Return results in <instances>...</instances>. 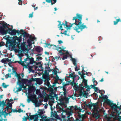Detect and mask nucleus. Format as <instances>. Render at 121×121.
<instances>
[{
  "label": "nucleus",
  "instance_id": "obj_64",
  "mask_svg": "<svg viewBox=\"0 0 121 121\" xmlns=\"http://www.w3.org/2000/svg\"><path fill=\"white\" fill-rule=\"evenodd\" d=\"M55 80H59V79H60V78H59L58 76L57 75H56V76L55 78Z\"/></svg>",
  "mask_w": 121,
  "mask_h": 121
},
{
  "label": "nucleus",
  "instance_id": "obj_61",
  "mask_svg": "<svg viewBox=\"0 0 121 121\" xmlns=\"http://www.w3.org/2000/svg\"><path fill=\"white\" fill-rule=\"evenodd\" d=\"M57 71L56 70H54L53 71V73L54 75H57Z\"/></svg>",
  "mask_w": 121,
  "mask_h": 121
},
{
  "label": "nucleus",
  "instance_id": "obj_20",
  "mask_svg": "<svg viewBox=\"0 0 121 121\" xmlns=\"http://www.w3.org/2000/svg\"><path fill=\"white\" fill-rule=\"evenodd\" d=\"M18 63L22 65V66H24V61H22V58L20 57V61H17Z\"/></svg>",
  "mask_w": 121,
  "mask_h": 121
},
{
  "label": "nucleus",
  "instance_id": "obj_53",
  "mask_svg": "<svg viewBox=\"0 0 121 121\" xmlns=\"http://www.w3.org/2000/svg\"><path fill=\"white\" fill-rule=\"evenodd\" d=\"M18 84L19 85V86H21V85H23V86H24L23 84H21L22 83V82L20 80H18Z\"/></svg>",
  "mask_w": 121,
  "mask_h": 121
},
{
  "label": "nucleus",
  "instance_id": "obj_18",
  "mask_svg": "<svg viewBox=\"0 0 121 121\" xmlns=\"http://www.w3.org/2000/svg\"><path fill=\"white\" fill-rule=\"evenodd\" d=\"M79 118H78L80 120H82V121H84V116L83 115H81L80 114H79L78 115Z\"/></svg>",
  "mask_w": 121,
  "mask_h": 121
},
{
  "label": "nucleus",
  "instance_id": "obj_23",
  "mask_svg": "<svg viewBox=\"0 0 121 121\" xmlns=\"http://www.w3.org/2000/svg\"><path fill=\"white\" fill-rule=\"evenodd\" d=\"M24 86H23V85L19 86V87L17 89V90L16 91L17 92H18L21 91L22 88L24 87Z\"/></svg>",
  "mask_w": 121,
  "mask_h": 121
},
{
  "label": "nucleus",
  "instance_id": "obj_5",
  "mask_svg": "<svg viewBox=\"0 0 121 121\" xmlns=\"http://www.w3.org/2000/svg\"><path fill=\"white\" fill-rule=\"evenodd\" d=\"M56 85V83L54 82L53 83L52 86L51 85V88H50V93L49 94L50 96L52 97V96L53 95H55V92L57 91V88H59L60 86H58L57 87H56L54 88V87Z\"/></svg>",
  "mask_w": 121,
  "mask_h": 121
},
{
  "label": "nucleus",
  "instance_id": "obj_58",
  "mask_svg": "<svg viewBox=\"0 0 121 121\" xmlns=\"http://www.w3.org/2000/svg\"><path fill=\"white\" fill-rule=\"evenodd\" d=\"M62 50H59V52L60 54L61 55H64L65 53H63L62 52Z\"/></svg>",
  "mask_w": 121,
  "mask_h": 121
},
{
  "label": "nucleus",
  "instance_id": "obj_14",
  "mask_svg": "<svg viewBox=\"0 0 121 121\" xmlns=\"http://www.w3.org/2000/svg\"><path fill=\"white\" fill-rule=\"evenodd\" d=\"M39 111L37 112L38 113V114L37 113H36L37 116V118H38V116H39V117L40 116H41V115L43 114L45 112L44 111H43L42 110H39Z\"/></svg>",
  "mask_w": 121,
  "mask_h": 121
},
{
  "label": "nucleus",
  "instance_id": "obj_30",
  "mask_svg": "<svg viewBox=\"0 0 121 121\" xmlns=\"http://www.w3.org/2000/svg\"><path fill=\"white\" fill-rule=\"evenodd\" d=\"M74 109L75 110H79L80 112L81 111L82 109H81L80 107H78V106L75 105L74 106Z\"/></svg>",
  "mask_w": 121,
  "mask_h": 121
},
{
  "label": "nucleus",
  "instance_id": "obj_39",
  "mask_svg": "<svg viewBox=\"0 0 121 121\" xmlns=\"http://www.w3.org/2000/svg\"><path fill=\"white\" fill-rule=\"evenodd\" d=\"M95 79V78H94L93 79L94 81L93 82L94 83L93 84V86H96L98 84L97 81H96L94 80Z\"/></svg>",
  "mask_w": 121,
  "mask_h": 121
},
{
  "label": "nucleus",
  "instance_id": "obj_9",
  "mask_svg": "<svg viewBox=\"0 0 121 121\" xmlns=\"http://www.w3.org/2000/svg\"><path fill=\"white\" fill-rule=\"evenodd\" d=\"M107 102L108 103V104L113 109H114L116 110L117 108H118L119 106H117L115 104L112 103L111 102V101H109Z\"/></svg>",
  "mask_w": 121,
  "mask_h": 121
},
{
  "label": "nucleus",
  "instance_id": "obj_21",
  "mask_svg": "<svg viewBox=\"0 0 121 121\" xmlns=\"http://www.w3.org/2000/svg\"><path fill=\"white\" fill-rule=\"evenodd\" d=\"M22 34L23 35L24 37H26L27 38H28L30 35L29 34L27 33L26 32H23L22 33Z\"/></svg>",
  "mask_w": 121,
  "mask_h": 121
},
{
  "label": "nucleus",
  "instance_id": "obj_4",
  "mask_svg": "<svg viewBox=\"0 0 121 121\" xmlns=\"http://www.w3.org/2000/svg\"><path fill=\"white\" fill-rule=\"evenodd\" d=\"M73 113V110H72L71 111L67 112V113L68 116L67 117L62 114L61 117L64 121H82V120H80L78 118H77L75 120H74L73 117H70V116H71Z\"/></svg>",
  "mask_w": 121,
  "mask_h": 121
},
{
  "label": "nucleus",
  "instance_id": "obj_56",
  "mask_svg": "<svg viewBox=\"0 0 121 121\" xmlns=\"http://www.w3.org/2000/svg\"><path fill=\"white\" fill-rule=\"evenodd\" d=\"M73 73H72L71 74H70L69 75V76H68V77L69 78H73Z\"/></svg>",
  "mask_w": 121,
  "mask_h": 121
},
{
  "label": "nucleus",
  "instance_id": "obj_22",
  "mask_svg": "<svg viewBox=\"0 0 121 121\" xmlns=\"http://www.w3.org/2000/svg\"><path fill=\"white\" fill-rule=\"evenodd\" d=\"M37 83L38 84H41L42 83V81L40 78H37L36 81Z\"/></svg>",
  "mask_w": 121,
  "mask_h": 121
},
{
  "label": "nucleus",
  "instance_id": "obj_10",
  "mask_svg": "<svg viewBox=\"0 0 121 121\" xmlns=\"http://www.w3.org/2000/svg\"><path fill=\"white\" fill-rule=\"evenodd\" d=\"M28 38L29 39L27 40V42L28 43L29 46L31 45L32 44L31 43V42L33 41L35 38L34 37H32L31 35H29Z\"/></svg>",
  "mask_w": 121,
  "mask_h": 121
},
{
  "label": "nucleus",
  "instance_id": "obj_3",
  "mask_svg": "<svg viewBox=\"0 0 121 121\" xmlns=\"http://www.w3.org/2000/svg\"><path fill=\"white\" fill-rule=\"evenodd\" d=\"M6 102H4V100L2 101V102H0V106L2 105L3 109L2 111L0 110V117H1V116L6 113V111L8 112L9 109H11L12 108V104L11 103H8L7 104H6Z\"/></svg>",
  "mask_w": 121,
  "mask_h": 121
},
{
  "label": "nucleus",
  "instance_id": "obj_29",
  "mask_svg": "<svg viewBox=\"0 0 121 121\" xmlns=\"http://www.w3.org/2000/svg\"><path fill=\"white\" fill-rule=\"evenodd\" d=\"M35 64L36 65L35 66H38L39 67H40L42 66V65L41 64L40 62H38V63L36 62Z\"/></svg>",
  "mask_w": 121,
  "mask_h": 121
},
{
  "label": "nucleus",
  "instance_id": "obj_2",
  "mask_svg": "<svg viewBox=\"0 0 121 121\" xmlns=\"http://www.w3.org/2000/svg\"><path fill=\"white\" fill-rule=\"evenodd\" d=\"M0 24L2 26H0V33L2 35H6L9 33L11 35H16V30H12L11 28H8L7 24L4 21L0 23Z\"/></svg>",
  "mask_w": 121,
  "mask_h": 121
},
{
  "label": "nucleus",
  "instance_id": "obj_40",
  "mask_svg": "<svg viewBox=\"0 0 121 121\" xmlns=\"http://www.w3.org/2000/svg\"><path fill=\"white\" fill-rule=\"evenodd\" d=\"M79 92H82L84 89V87H79Z\"/></svg>",
  "mask_w": 121,
  "mask_h": 121
},
{
  "label": "nucleus",
  "instance_id": "obj_43",
  "mask_svg": "<svg viewBox=\"0 0 121 121\" xmlns=\"http://www.w3.org/2000/svg\"><path fill=\"white\" fill-rule=\"evenodd\" d=\"M1 62L2 63H4V64H5L6 63V61H5V58H3L1 60ZM4 66H6L5 64L4 65Z\"/></svg>",
  "mask_w": 121,
  "mask_h": 121
},
{
  "label": "nucleus",
  "instance_id": "obj_28",
  "mask_svg": "<svg viewBox=\"0 0 121 121\" xmlns=\"http://www.w3.org/2000/svg\"><path fill=\"white\" fill-rule=\"evenodd\" d=\"M72 61L73 64L74 66H76L77 65V64L76 63V60L74 58H72Z\"/></svg>",
  "mask_w": 121,
  "mask_h": 121
},
{
  "label": "nucleus",
  "instance_id": "obj_8",
  "mask_svg": "<svg viewBox=\"0 0 121 121\" xmlns=\"http://www.w3.org/2000/svg\"><path fill=\"white\" fill-rule=\"evenodd\" d=\"M24 66H23V67L27 69L28 68V67H29V66L30 64L29 57L27 56L24 59Z\"/></svg>",
  "mask_w": 121,
  "mask_h": 121
},
{
  "label": "nucleus",
  "instance_id": "obj_47",
  "mask_svg": "<svg viewBox=\"0 0 121 121\" xmlns=\"http://www.w3.org/2000/svg\"><path fill=\"white\" fill-rule=\"evenodd\" d=\"M36 61H38L39 60H41L43 59L42 58L41 56H38L36 57Z\"/></svg>",
  "mask_w": 121,
  "mask_h": 121
},
{
  "label": "nucleus",
  "instance_id": "obj_15",
  "mask_svg": "<svg viewBox=\"0 0 121 121\" xmlns=\"http://www.w3.org/2000/svg\"><path fill=\"white\" fill-rule=\"evenodd\" d=\"M29 118H30V120H32V119L35 118L36 119V120H34V121H38L37 120L38 118H37V116L36 114L35 115H30L29 117Z\"/></svg>",
  "mask_w": 121,
  "mask_h": 121
},
{
  "label": "nucleus",
  "instance_id": "obj_17",
  "mask_svg": "<svg viewBox=\"0 0 121 121\" xmlns=\"http://www.w3.org/2000/svg\"><path fill=\"white\" fill-rule=\"evenodd\" d=\"M92 116L94 117L96 119H98L100 117L99 115L97 113L94 112L92 114Z\"/></svg>",
  "mask_w": 121,
  "mask_h": 121
},
{
  "label": "nucleus",
  "instance_id": "obj_27",
  "mask_svg": "<svg viewBox=\"0 0 121 121\" xmlns=\"http://www.w3.org/2000/svg\"><path fill=\"white\" fill-rule=\"evenodd\" d=\"M33 87H29L28 89V92L29 94L31 93L33 90Z\"/></svg>",
  "mask_w": 121,
  "mask_h": 121
},
{
  "label": "nucleus",
  "instance_id": "obj_42",
  "mask_svg": "<svg viewBox=\"0 0 121 121\" xmlns=\"http://www.w3.org/2000/svg\"><path fill=\"white\" fill-rule=\"evenodd\" d=\"M11 110V111L10 112V113H11L12 112H17V110L16 109H10Z\"/></svg>",
  "mask_w": 121,
  "mask_h": 121
},
{
  "label": "nucleus",
  "instance_id": "obj_36",
  "mask_svg": "<svg viewBox=\"0 0 121 121\" xmlns=\"http://www.w3.org/2000/svg\"><path fill=\"white\" fill-rule=\"evenodd\" d=\"M11 73L9 74V73H8V74H6L5 76V77L6 79H7L8 78H11Z\"/></svg>",
  "mask_w": 121,
  "mask_h": 121
},
{
  "label": "nucleus",
  "instance_id": "obj_32",
  "mask_svg": "<svg viewBox=\"0 0 121 121\" xmlns=\"http://www.w3.org/2000/svg\"><path fill=\"white\" fill-rule=\"evenodd\" d=\"M33 67L34 68L35 70L37 71H41V70H40L39 69V67H38V66L34 65V66Z\"/></svg>",
  "mask_w": 121,
  "mask_h": 121
},
{
  "label": "nucleus",
  "instance_id": "obj_7",
  "mask_svg": "<svg viewBox=\"0 0 121 121\" xmlns=\"http://www.w3.org/2000/svg\"><path fill=\"white\" fill-rule=\"evenodd\" d=\"M59 23L58 24V27L59 28L60 30H63V29H62V25H63L64 26L65 28H66V27L68 26V22L67 21L65 22V23H64L63 22H62V24H61V22L59 21H57Z\"/></svg>",
  "mask_w": 121,
  "mask_h": 121
},
{
  "label": "nucleus",
  "instance_id": "obj_52",
  "mask_svg": "<svg viewBox=\"0 0 121 121\" xmlns=\"http://www.w3.org/2000/svg\"><path fill=\"white\" fill-rule=\"evenodd\" d=\"M93 95H94L96 97V99H97L98 96V95L96 93H94L93 94Z\"/></svg>",
  "mask_w": 121,
  "mask_h": 121
},
{
  "label": "nucleus",
  "instance_id": "obj_1",
  "mask_svg": "<svg viewBox=\"0 0 121 121\" xmlns=\"http://www.w3.org/2000/svg\"><path fill=\"white\" fill-rule=\"evenodd\" d=\"M82 15L78 13L76 14V16L73 17V20H75V22L74 23L71 24V25H68V26L66 27L67 30H68L70 28L72 27L73 25L75 24L76 26L74 27L73 28L74 30L78 33L82 31L83 30L87 28L86 25H84V23H82Z\"/></svg>",
  "mask_w": 121,
  "mask_h": 121
},
{
  "label": "nucleus",
  "instance_id": "obj_54",
  "mask_svg": "<svg viewBox=\"0 0 121 121\" xmlns=\"http://www.w3.org/2000/svg\"><path fill=\"white\" fill-rule=\"evenodd\" d=\"M83 95L84 97L87 98V93H84L83 92H82Z\"/></svg>",
  "mask_w": 121,
  "mask_h": 121
},
{
  "label": "nucleus",
  "instance_id": "obj_34",
  "mask_svg": "<svg viewBox=\"0 0 121 121\" xmlns=\"http://www.w3.org/2000/svg\"><path fill=\"white\" fill-rule=\"evenodd\" d=\"M79 87L78 85H77L75 86L74 87V88L75 90L76 91H78L79 89Z\"/></svg>",
  "mask_w": 121,
  "mask_h": 121
},
{
  "label": "nucleus",
  "instance_id": "obj_46",
  "mask_svg": "<svg viewBox=\"0 0 121 121\" xmlns=\"http://www.w3.org/2000/svg\"><path fill=\"white\" fill-rule=\"evenodd\" d=\"M57 1L56 0H52L51 5H52L55 3Z\"/></svg>",
  "mask_w": 121,
  "mask_h": 121
},
{
  "label": "nucleus",
  "instance_id": "obj_48",
  "mask_svg": "<svg viewBox=\"0 0 121 121\" xmlns=\"http://www.w3.org/2000/svg\"><path fill=\"white\" fill-rule=\"evenodd\" d=\"M68 57V55L67 54L63 56L62 59L63 60H65V59H67Z\"/></svg>",
  "mask_w": 121,
  "mask_h": 121
},
{
  "label": "nucleus",
  "instance_id": "obj_19",
  "mask_svg": "<svg viewBox=\"0 0 121 121\" xmlns=\"http://www.w3.org/2000/svg\"><path fill=\"white\" fill-rule=\"evenodd\" d=\"M30 60V64H32L33 63L34 64H35L36 63V61H35L34 60L33 58L31 57V58H29Z\"/></svg>",
  "mask_w": 121,
  "mask_h": 121
},
{
  "label": "nucleus",
  "instance_id": "obj_63",
  "mask_svg": "<svg viewBox=\"0 0 121 121\" xmlns=\"http://www.w3.org/2000/svg\"><path fill=\"white\" fill-rule=\"evenodd\" d=\"M86 87V88H87V89H86V90L87 91H89L90 90L91 88H90V87L89 86H87Z\"/></svg>",
  "mask_w": 121,
  "mask_h": 121
},
{
  "label": "nucleus",
  "instance_id": "obj_44",
  "mask_svg": "<svg viewBox=\"0 0 121 121\" xmlns=\"http://www.w3.org/2000/svg\"><path fill=\"white\" fill-rule=\"evenodd\" d=\"M8 86V85H6L5 83L4 82L2 83V86L4 88H6Z\"/></svg>",
  "mask_w": 121,
  "mask_h": 121
},
{
  "label": "nucleus",
  "instance_id": "obj_33",
  "mask_svg": "<svg viewBox=\"0 0 121 121\" xmlns=\"http://www.w3.org/2000/svg\"><path fill=\"white\" fill-rule=\"evenodd\" d=\"M27 81H28V79H23L22 80V82L24 84L27 83Z\"/></svg>",
  "mask_w": 121,
  "mask_h": 121
},
{
  "label": "nucleus",
  "instance_id": "obj_60",
  "mask_svg": "<svg viewBox=\"0 0 121 121\" xmlns=\"http://www.w3.org/2000/svg\"><path fill=\"white\" fill-rule=\"evenodd\" d=\"M33 12H32L30 14H29V17H33Z\"/></svg>",
  "mask_w": 121,
  "mask_h": 121
},
{
  "label": "nucleus",
  "instance_id": "obj_51",
  "mask_svg": "<svg viewBox=\"0 0 121 121\" xmlns=\"http://www.w3.org/2000/svg\"><path fill=\"white\" fill-rule=\"evenodd\" d=\"M5 61H6H6L10 63L11 61V59H9L8 58H5Z\"/></svg>",
  "mask_w": 121,
  "mask_h": 121
},
{
  "label": "nucleus",
  "instance_id": "obj_59",
  "mask_svg": "<svg viewBox=\"0 0 121 121\" xmlns=\"http://www.w3.org/2000/svg\"><path fill=\"white\" fill-rule=\"evenodd\" d=\"M97 105V104H95L92 103V107L93 106L94 108H95L96 107V106Z\"/></svg>",
  "mask_w": 121,
  "mask_h": 121
},
{
  "label": "nucleus",
  "instance_id": "obj_24",
  "mask_svg": "<svg viewBox=\"0 0 121 121\" xmlns=\"http://www.w3.org/2000/svg\"><path fill=\"white\" fill-rule=\"evenodd\" d=\"M119 22H121V19L120 18L116 19V21L113 22L114 25H117Z\"/></svg>",
  "mask_w": 121,
  "mask_h": 121
},
{
  "label": "nucleus",
  "instance_id": "obj_13",
  "mask_svg": "<svg viewBox=\"0 0 121 121\" xmlns=\"http://www.w3.org/2000/svg\"><path fill=\"white\" fill-rule=\"evenodd\" d=\"M45 80H47L46 85L48 87V88H47L48 91H49L50 93V88H51V85L50 84V82L49 81V78H48L47 79H44Z\"/></svg>",
  "mask_w": 121,
  "mask_h": 121
},
{
  "label": "nucleus",
  "instance_id": "obj_31",
  "mask_svg": "<svg viewBox=\"0 0 121 121\" xmlns=\"http://www.w3.org/2000/svg\"><path fill=\"white\" fill-rule=\"evenodd\" d=\"M36 95H31L30 96V98L32 100L33 99H36Z\"/></svg>",
  "mask_w": 121,
  "mask_h": 121
},
{
  "label": "nucleus",
  "instance_id": "obj_26",
  "mask_svg": "<svg viewBox=\"0 0 121 121\" xmlns=\"http://www.w3.org/2000/svg\"><path fill=\"white\" fill-rule=\"evenodd\" d=\"M85 105L89 108H91L92 107V103L91 102L90 103H89L88 104H86Z\"/></svg>",
  "mask_w": 121,
  "mask_h": 121
},
{
  "label": "nucleus",
  "instance_id": "obj_49",
  "mask_svg": "<svg viewBox=\"0 0 121 121\" xmlns=\"http://www.w3.org/2000/svg\"><path fill=\"white\" fill-rule=\"evenodd\" d=\"M104 92V91L103 90H99V92L101 94V96H102L104 94L103 92Z\"/></svg>",
  "mask_w": 121,
  "mask_h": 121
},
{
  "label": "nucleus",
  "instance_id": "obj_37",
  "mask_svg": "<svg viewBox=\"0 0 121 121\" xmlns=\"http://www.w3.org/2000/svg\"><path fill=\"white\" fill-rule=\"evenodd\" d=\"M71 86H73V87L74 86H75L76 85V84L74 82V80L73 79V81L71 83Z\"/></svg>",
  "mask_w": 121,
  "mask_h": 121
},
{
  "label": "nucleus",
  "instance_id": "obj_6",
  "mask_svg": "<svg viewBox=\"0 0 121 121\" xmlns=\"http://www.w3.org/2000/svg\"><path fill=\"white\" fill-rule=\"evenodd\" d=\"M45 70L44 71V73L43 75V79H47L48 78V71L49 72L51 71V69L48 66L47 67L46 66L45 68Z\"/></svg>",
  "mask_w": 121,
  "mask_h": 121
},
{
  "label": "nucleus",
  "instance_id": "obj_25",
  "mask_svg": "<svg viewBox=\"0 0 121 121\" xmlns=\"http://www.w3.org/2000/svg\"><path fill=\"white\" fill-rule=\"evenodd\" d=\"M91 88L94 89L95 92H97V93L98 92L97 91H98L99 90V89L98 87H96L95 86H93V85H91Z\"/></svg>",
  "mask_w": 121,
  "mask_h": 121
},
{
  "label": "nucleus",
  "instance_id": "obj_50",
  "mask_svg": "<svg viewBox=\"0 0 121 121\" xmlns=\"http://www.w3.org/2000/svg\"><path fill=\"white\" fill-rule=\"evenodd\" d=\"M13 72L15 73L16 76L17 78L19 77L20 76L19 74H18L15 71H14Z\"/></svg>",
  "mask_w": 121,
  "mask_h": 121
},
{
  "label": "nucleus",
  "instance_id": "obj_12",
  "mask_svg": "<svg viewBox=\"0 0 121 121\" xmlns=\"http://www.w3.org/2000/svg\"><path fill=\"white\" fill-rule=\"evenodd\" d=\"M19 48L23 52H26V51H27V49L25 46V44L24 43L22 44Z\"/></svg>",
  "mask_w": 121,
  "mask_h": 121
},
{
  "label": "nucleus",
  "instance_id": "obj_16",
  "mask_svg": "<svg viewBox=\"0 0 121 121\" xmlns=\"http://www.w3.org/2000/svg\"><path fill=\"white\" fill-rule=\"evenodd\" d=\"M43 50V48L39 46H38L35 48V51L39 53L40 52Z\"/></svg>",
  "mask_w": 121,
  "mask_h": 121
},
{
  "label": "nucleus",
  "instance_id": "obj_38",
  "mask_svg": "<svg viewBox=\"0 0 121 121\" xmlns=\"http://www.w3.org/2000/svg\"><path fill=\"white\" fill-rule=\"evenodd\" d=\"M15 39L16 40H18L19 42H20L21 41L22 38L21 37H18L16 36L15 37Z\"/></svg>",
  "mask_w": 121,
  "mask_h": 121
},
{
  "label": "nucleus",
  "instance_id": "obj_35",
  "mask_svg": "<svg viewBox=\"0 0 121 121\" xmlns=\"http://www.w3.org/2000/svg\"><path fill=\"white\" fill-rule=\"evenodd\" d=\"M34 103H35V106L39 107V103L38 102V101L35 100L34 101Z\"/></svg>",
  "mask_w": 121,
  "mask_h": 121
},
{
  "label": "nucleus",
  "instance_id": "obj_45",
  "mask_svg": "<svg viewBox=\"0 0 121 121\" xmlns=\"http://www.w3.org/2000/svg\"><path fill=\"white\" fill-rule=\"evenodd\" d=\"M64 105V103L63 102H61L60 103H58L57 105H60L61 106H62L63 105Z\"/></svg>",
  "mask_w": 121,
  "mask_h": 121
},
{
  "label": "nucleus",
  "instance_id": "obj_55",
  "mask_svg": "<svg viewBox=\"0 0 121 121\" xmlns=\"http://www.w3.org/2000/svg\"><path fill=\"white\" fill-rule=\"evenodd\" d=\"M5 43L3 42H0V47H1L2 46L4 45Z\"/></svg>",
  "mask_w": 121,
  "mask_h": 121
},
{
  "label": "nucleus",
  "instance_id": "obj_11",
  "mask_svg": "<svg viewBox=\"0 0 121 121\" xmlns=\"http://www.w3.org/2000/svg\"><path fill=\"white\" fill-rule=\"evenodd\" d=\"M99 98L104 100L105 101V102L107 104L108 103L107 102L109 101V100L110 101V100L108 99V97L106 95L104 96H103V95L102 96L99 95Z\"/></svg>",
  "mask_w": 121,
  "mask_h": 121
},
{
  "label": "nucleus",
  "instance_id": "obj_62",
  "mask_svg": "<svg viewBox=\"0 0 121 121\" xmlns=\"http://www.w3.org/2000/svg\"><path fill=\"white\" fill-rule=\"evenodd\" d=\"M16 33H17L18 35H19L20 34H22L20 33V32L18 30H16Z\"/></svg>",
  "mask_w": 121,
  "mask_h": 121
},
{
  "label": "nucleus",
  "instance_id": "obj_41",
  "mask_svg": "<svg viewBox=\"0 0 121 121\" xmlns=\"http://www.w3.org/2000/svg\"><path fill=\"white\" fill-rule=\"evenodd\" d=\"M62 85V86L61 87H65L66 86H67L69 85V84L68 83H65V82H64L63 83Z\"/></svg>",
  "mask_w": 121,
  "mask_h": 121
},
{
  "label": "nucleus",
  "instance_id": "obj_57",
  "mask_svg": "<svg viewBox=\"0 0 121 121\" xmlns=\"http://www.w3.org/2000/svg\"><path fill=\"white\" fill-rule=\"evenodd\" d=\"M31 79L32 82V81H36L37 80V78H31Z\"/></svg>",
  "mask_w": 121,
  "mask_h": 121
}]
</instances>
